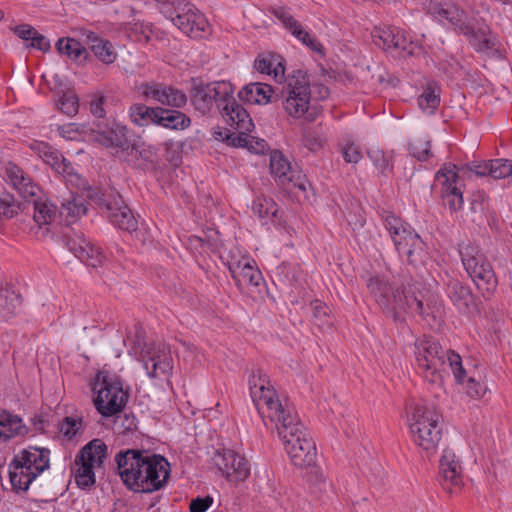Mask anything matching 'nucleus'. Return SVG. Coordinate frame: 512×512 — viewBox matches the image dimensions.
<instances>
[{
	"instance_id": "f257e3e1",
	"label": "nucleus",
	"mask_w": 512,
	"mask_h": 512,
	"mask_svg": "<svg viewBox=\"0 0 512 512\" xmlns=\"http://www.w3.org/2000/svg\"><path fill=\"white\" fill-rule=\"evenodd\" d=\"M248 383L258 413L275 425L291 463L299 469L313 466L317 462L316 444L295 408L286 399L280 400L262 370H253Z\"/></svg>"
},
{
	"instance_id": "f03ea898",
	"label": "nucleus",
	"mask_w": 512,
	"mask_h": 512,
	"mask_svg": "<svg viewBox=\"0 0 512 512\" xmlns=\"http://www.w3.org/2000/svg\"><path fill=\"white\" fill-rule=\"evenodd\" d=\"M115 462L123 483L137 493L160 490L169 479V463L161 455H150L139 449H126L115 455Z\"/></svg>"
},
{
	"instance_id": "7ed1b4c3",
	"label": "nucleus",
	"mask_w": 512,
	"mask_h": 512,
	"mask_svg": "<svg viewBox=\"0 0 512 512\" xmlns=\"http://www.w3.org/2000/svg\"><path fill=\"white\" fill-rule=\"evenodd\" d=\"M281 94L290 117L313 122L322 112L318 101L328 97L329 89L323 84L311 85L306 72L294 70L285 78Z\"/></svg>"
},
{
	"instance_id": "20e7f679",
	"label": "nucleus",
	"mask_w": 512,
	"mask_h": 512,
	"mask_svg": "<svg viewBox=\"0 0 512 512\" xmlns=\"http://www.w3.org/2000/svg\"><path fill=\"white\" fill-rule=\"evenodd\" d=\"M415 360L419 372L430 384H442L446 365L451 369L455 380L463 383L466 371L461 356L453 350H445L438 340L423 336L415 341Z\"/></svg>"
},
{
	"instance_id": "39448f33",
	"label": "nucleus",
	"mask_w": 512,
	"mask_h": 512,
	"mask_svg": "<svg viewBox=\"0 0 512 512\" xmlns=\"http://www.w3.org/2000/svg\"><path fill=\"white\" fill-rule=\"evenodd\" d=\"M50 451L30 446L14 455L9 464V479L16 493L27 492L32 482L49 468Z\"/></svg>"
},
{
	"instance_id": "423d86ee",
	"label": "nucleus",
	"mask_w": 512,
	"mask_h": 512,
	"mask_svg": "<svg viewBox=\"0 0 512 512\" xmlns=\"http://www.w3.org/2000/svg\"><path fill=\"white\" fill-rule=\"evenodd\" d=\"M463 267L484 298H490L497 290L498 278L491 262L478 245L471 242L459 245Z\"/></svg>"
},
{
	"instance_id": "0eeeda50",
	"label": "nucleus",
	"mask_w": 512,
	"mask_h": 512,
	"mask_svg": "<svg viewBox=\"0 0 512 512\" xmlns=\"http://www.w3.org/2000/svg\"><path fill=\"white\" fill-rule=\"evenodd\" d=\"M381 218L398 254L410 265L422 263L425 244L415 230L391 211L383 210Z\"/></svg>"
},
{
	"instance_id": "6e6552de",
	"label": "nucleus",
	"mask_w": 512,
	"mask_h": 512,
	"mask_svg": "<svg viewBox=\"0 0 512 512\" xmlns=\"http://www.w3.org/2000/svg\"><path fill=\"white\" fill-rule=\"evenodd\" d=\"M408 423L413 442L428 456L434 454L442 438V416L433 408L418 405Z\"/></svg>"
},
{
	"instance_id": "1a4fd4ad",
	"label": "nucleus",
	"mask_w": 512,
	"mask_h": 512,
	"mask_svg": "<svg viewBox=\"0 0 512 512\" xmlns=\"http://www.w3.org/2000/svg\"><path fill=\"white\" fill-rule=\"evenodd\" d=\"M93 404L103 417H111L123 411L128 403L129 393L123 389L121 380L107 372H98L91 384Z\"/></svg>"
},
{
	"instance_id": "9d476101",
	"label": "nucleus",
	"mask_w": 512,
	"mask_h": 512,
	"mask_svg": "<svg viewBox=\"0 0 512 512\" xmlns=\"http://www.w3.org/2000/svg\"><path fill=\"white\" fill-rule=\"evenodd\" d=\"M108 447L105 442L95 438L83 446L76 455L72 468L74 480L81 489H88L95 485V468L102 467L107 458Z\"/></svg>"
},
{
	"instance_id": "9b49d317",
	"label": "nucleus",
	"mask_w": 512,
	"mask_h": 512,
	"mask_svg": "<svg viewBox=\"0 0 512 512\" xmlns=\"http://www.w3.org/2000/svg\"><path fill=\"white\" fill-rule=\"evenodd\" d=\"M87 197L105 211L107 218L115 227L127 232L137 230V219L116 191L90 189Z\"/></svg>"
},
{
	"instance_id": "f8f14e48",
	"label": "nucleus",
	"mask_w": 512,
	"mask_h": 512,
	"mask_svg": "<svg viewBox=\"0 0 512 512\" xmlns=\"http://www.w3.org/2000/svg\"><path fill=\"white\" fill-rule=\"evenodd\" d=\"M233 93V86L228 81L205 83L201 78H191V103L202 115L208 114L214 104L220 110Z\"/></svg>"
},
{
	"instance_id": "ddd939ff",
	"label": "nucleus",
	"mask_w": 512,
	"mask_h": 512,
	"mask_svg": "<svg viewBox=\"0 0 512 512\" xmlns=\"http://www.w3.org/2000/svg\"><path fill=\"white\" fill-rule=\"evenodd\" d=\"M366 287L382 311L397 322L399 313L403 309L401 300L404 291L400 288H394L388 279L382 275L368 277Z\"/></svg>"
},
{
	"instance_id": "4468645a",
	"label": "nucleus",
	"mask_w": 512,
	"mask_h": 512,
	"mask_svg": "<svg viewBox=\"0 0 512 512\" xmlns=\"http://www.w3.org/2000/svg\"><path fill=\"white\" fill-rule=\"evenodd\" d=\"M212 461L221 475L230 482L244 481L250 475V464L248 460L234 450H216Z\"/></svg>"
},
{
	"instance_id": "2eb2a0df",
	"label": "nucleus",
	"mask_w": 512,
	"mask_h": 512,
	"mask_svg": "<svg viewBox=\"0 0 512 512\" xmlns=\"http://www.w3.org/2000/svg\"><path fill=\"white\" fill-rule=\"evenodd\" d=\"M371 35L375 45L387 52H396L401 57L414 53L413 42L397 27H375Z\"/></svg>"
},
{
	"instance_id": "dca6fc26",
	"label": "nucleus",
	"mask_w": 512,
	"mask_h": 512,
	"mask_svg": "<svg viewBox=\"0 0 512 512\" xmlns=\"http://www.w3.org/2000/svg\"><path fill=\"white\" fill-rule=\"evenodd\" d=\"M4 181L24 199L25 203L34 200L40 192V187L32 177L14 162H7L3 167Z\"/></svg>"
},
{
	"instance_id": "f3484780",
	"label": "nucleus",
	"mask_w": 512,
	"mask_h": 512,
	"mask_svg": "<svg viewBox=\"0 0 512 512\" xmlns=\"http://www.w3.org/2000/svg\"><path fill=\"white\" fill-rule=\"evenodd\" d=\"M437 184L441 185L442 198L451 211H458L463 206L462 191L458 185L459 177L457 166L454 164L445 165L435 176Z\"/></svg>"
},
{
	"instance_id": "a211bd4d",
	"label": "nucleus",
	"mask_w": 512,
	"mask_h": 512,
	"mask_svg": "<svg viewBox=\"0 0 512 512\" xmlns=\"http://www.w3.org/2000/svg\"><path fill=\"white\" fill-rule=\"evenodd\" d=\"M140 361L150 378L168 375L172 369V358L164 346L158 344L145 345L140 353Z\"/></svg>"
},
{
	"instance_id": "6ab92c4d",
	"label": "nucleus",
	"mask_w": 512,
	"mask_h": 512,
	"mask_svg": "<svg viewBox=\"0 0 512 512\" xmlns=\"http://www.w3.org/2000/svg\"><path fill=\"white\" fill-rule=\"evenodd\" d=\"M270 172L278 185L285 188L297 187L305 191L304 176L300 171L294 170L290 162L285 158L282 152L273 151L270 155Z\"/></svg>"
},
{
	"instance_id": "aec40b11",
	"label": "nucleus",
	"mask_w": 512,
	"mask_h": 512,
	"mask_svg": "<svg viewBox=\"0 0 512 512\" xmlns=\"http://www.w3.org/2000/svg\"><path fill=\"white\" fill-rule=\"evenodd\" d=\"M141 90L145 98L164 106L181 108L187 103V96L182 90L163 83H145L141 85Z\"/></svg>"
},
{
	"instance_id": "412c9836",
	"label": "nucleus",
	"mask_w": 512,
	"mask_h": 512,
	"mask_svg": "<svg viewBox=\"0 0 512 512\" xmlns=\"http://www.w3.org/2000/svg\"><path fill=\"white\" fill-rule=\"evenodd\" d=\"M65 246L80 261L93 268L99 267L105 260V256L99 247L88 242L81 234L64 235Z\"/></svg>"
},
{
	"instance_id": "4be33fe9",
	"label": "nucleus",
	"mask_w": 512,
	"mask_h": 512,
	"mask_svg": "<svg viewBox=\"0 0 512 512\" xmlns=\"http://www.w3.org/2000/svg\"><path fill=\"white\" fill-rule=\"evenodd\" d=\"M91 132L94 135L93 139L104 147L118 148L122 151L128 150L130 147L129 131L127 127L118 123H98L95 128L91 129Z\"/></svg>"
},
{
	"instance_id": "5701e85b",
	"label": "nucleus",
	"mask_w": 512,
	"mask_h": 512,
	"mask_svg": "<svg viewBox=\"0 0 512 512\" xmlns=\"http://www.w3.org/2000/svg\"><path fill=\"white\" fill-rule=\"evenodd\" d=\"M446 294L459 313L470 315L478 313L476 296L471 288L458 279L446 283Z\"/></svg>"
},
{
	"instance_id": "b1692460",
	"label": "nucleus",
	"mask_w": 512,
	"mask_h": 512,
	"mask_svg": "<svg viewBox=\"0 0 512 512\" xmlns=\"http://www.w3.org/2000/svg\"><path fill=\"white\" fill-rule=\"evenodd\" d=\"M220 112L226 123L241 134L248 133L254 127L248 112L232 96L225 101Z\"/></svg>"
},
{
	"instance_id": "393cba45",
	"label": "nucleus",
	"mask_w": 512,
	"mask_h": 512,
	"mask_svg": "<svg viewBox=\"0 0 512 512\" xmlns=\"http://www.w3.org/2000/svg\"><path fill=\"white\" fill-rule=\"evenodd\" d=\"M440 473L443 478V487L450 493L454 492V488H459L462 484L461 466L456 459L455 453L450 449H444L440 458Z\"/></svg>"
},
{
	"instance_id": "a878e982",
	"label": "nucleus",
	"mask_w": 512,
	"mask_h": 512,
	"mask_svg": "<svg viewBox=\"0 0 512 512\" xmlns=\"http://www.w3.org/2000/svg\"><path fill=\"white\" fill-rule=\"evenodd\" d=\"M228 269L238 287L242 285L257 287L262 281L261 272L252 265L251 260L247 257L229 262Z\"/></svg>"
},
{
	"instance_id": "bb28decb",
	"label": "nucleus",
	"mask_w": 512,
	"mask_h": 512,
	"mask_svg": "<svg viewBox=\"0 0 512 512\" xmlns=\"http://www.w3.org/2000/svg\"><path fill=\"white\" fill-rule=\"evenodd\" d=\"M81 36L84 37L86 44L89 46L93 54L104 64H112L117 53L113 44L106 39L99 37L95 32L81 29Z\"/></svg>"
},
{
	"instance_id": "cd10ccee",
	"label": "nucleus",
	"mask_w": 512,
	"mask_h": 512,
	"mask_svg": "<svg viewBox=\"0 0 512 512\" xmlns=\"http://www.w3.org/2000/svg\"><path fill=\"white\" fill-rule=\"evenodd\" d=\"M175 26L191 38H202L209 30L207 19L198 9L188 13L187 16L178 17V20H175Z\"/></svg>"
},
{
	"instance_id": "c85d7f7f",
	"label": "nucleus",
	"mask_w": 512,
	"mask_h": 512,
	"mask_svg": "<svg viewBox=\"0 0 512 512\" xmlns=\"http://www.w3.org/2000/svg\"><path fill=\"white\" fill-rule=\"evenodd\" d=\"M273 89L265 83H250L245 85L238 93L241 101L248 104H267L272 101Z\"/></svg>"
},
{
	"instance_id": "c756f323",
	"label": "nucleus",
	"mask_w": 512,
	"mask_h": 512,
	"mask_svg": "<svg viewBox=\"0 0 512 512\" xmlns=\"http://www.w3.org/2000/svg\"><path fill=\"white\" fill-rule=\"evenodd\" d=\"M21 295L9 287L0 285V322L17 315L21 306Z\"/></svg>"
},
{
	"instance_id": "7c9ffc66",
	"label": "nucleus",
	"mask_w": 512,
	"mask_h": 512,
	"mask_svg": "<svg viewBox=\"0 0 512 512\" xmlns=\"http://www.w3.org/2000/svg\"><path fill=\"white\" fill-rule=\"evenodd\" d=\"M431 12L439 20H447L451 24L455 25L460 32L463 31V27H467L465 23V12L454 4H434L431 8Z\"/></svg>"
},
{
	"instance_id": "2f4dec72",
	"label": "nucleus",
	"mask_w": 512,
	"mask_h": 512,
	"mask_svg": "<svg viewBox=\"0 0 512 512\" xmlns=\"http://www.w3.org/2000/svg\"><path fill=\"white\" fill-rule=\"evenodd\" d=\"M401 302L403 304V309L399 313L398 321L403 320V316L406 313L418 314L422 318H425L430 315L435 317V307L429 303L424 304V301L422 299H419L414 295H407L404 292Z\"/></svg>"
},
{
	"instance_id": "473e14b6",
	"label": "nucleus",
	"mask_w": 512,
	"mask_h": 512,
	"mask_svg": "<svg viewBox=\"0 0 512 512\" xmlns=\"http://www.w3.org/2000/svg\"><path fill=\"white\" fill-rule=\"evenodd\" d=\"M161 112L162 113H159L157 118V125H160L164 128L172 130H183L189 127L191 124L190 118L183 112L166 108H161Z\"/></svg>"
},
{
	"instance_id": "72a5a7b5",
	"label": "nucleus",
	"mask_w": 512,
	"mask_h": 512,
	"mask_svg": "<svg viewBox=\"0 0 512 512\" xmlns=\"http://www.w3.org/2000/svg\"><path fill=\"white\" fill-rule=\"evenodd\" d=\"M159 113H162L161 107H148L142 103H136L130 107L131 121L137 126L157 124Z\"/></svg>"
},
{
	"instance_id": "f704fd0d",
	"label": "nucleus",
	"mask_w": 512,
	"mask_h": 512,
	"mask_svg": "<svg viewBox=\"0 0 512 512\" xmlns=\"http://www.w3.org/2000/svg\"><path fill=\"white\" fill-rule=\"evenodd\" d=\"M87 208L81 198L72 197L64 200L58 210L59 217L63 218L67 225L77 221L82 215L86 214Z\"/></svg>"
},
{
	"instance_id": "c9c22d12",
	"label": "nucleus",
	"mask_w": 512,
	"mask_h": 512,
	"mask_svg": "<svg viewBox=\"0 0 512 512\" xmlns=\"http://www.w3.org/2000/svg\"><path fill=\"white\" fill-rule=\"evenodd\" d=\"M254 67L258 72L262 74H273L275 79L278 77H284L285 67L283 65L282 59L279 56H260L256 58Z\"/></svg>"
},
{
	"instance_id": "e433bc0d",
	"label": "nucleus",
	"mask_w": 512,
	"mask_h": 512,
	"mask_svg": "<svg viewBox=\"0 0 512 512\" xmlns=\"http://www.w3.org/2000/svg\"><path fill=\"white\" fill-rule=\"evenodd\" d=\"M0 429L4 440L14 436H23L27 428L22 424V419L9 413L0 414Z\"/></svg>"
},
{
	"instance_id": "4c0bfd02",
	"label": "nucleus",
	"mask_w": 512,
	"mask_h": 512,
	"mask_svg": "<svg viewBox=\"0 0 512 512\" xmlns=\"http://www.w3.org/2000/svg\"><path fill=\"white\" fill-rule=\"evenodd\" d=\"M461 33L467 37L470 45L477 52H487L492 50L495 46L494 40L487 36L486 30H475L473 27L468 25L467 27H463V31Z\"/></svg>"
},
{
	"instance_id": "58836bf2",
	"label": "nucleus",
	"mask_w": 512,
	"mask_h": 512,
	"mask_svg": "<svg viewBox=\"0 0 512 512\" xmlns=\"http://www.w3.org/2000/svg\"><path fill=\"white\" fill-rule=\"evenodd\" d=\"M26 203L32 205L33 219L40 226L52 223L57 217L56 207L53 204L38 201V196Z\"/></svg>"
},
{
	"instance_id": "ea45409f",
	"label": "nucleus",
	"mask_w": 512,
	"mask_h": 512,
	"mask_svg": "<svg viewBox=\"0 0 512 512\" xmlns=\"http://www.w3.org/2000/svg\"><path fill=\"white\" fill-rule=\"evenodd\" d=\"M56 48L60 54L67 55L74 61H81L87 56L86 48L74 38H60L56 43Z\"/></svg>"
},
{
	"instance_id": "a19ab883",
	"label": "nucleus",
	"mask_w": 512,
	"mask_h": 512,
	"mask_svg": "<svg viewBox=\"0 0 512 512\" xmlns=\"http://www.w3.org/2000/svg\"><path fill=\"white\" fill-rule=\"evenodd\" d=\"M310 305L313 314V323L320 329L331 328L333 325V316L327 304L316 299L313 300Z\"/></svg>"
},
{
	"instance_id": "79ce46f5",
	"label": "nucleus",
	"mask_w": 512,
	"mask_h": 512,
	"mask_svg": "<svg viewBox=\"0 0 512 512\" xmlns=\"http://www.w3.org/2000/svg\"><path fill=\"white\" fill-rule=\"evenodd\" d=\"M440 104L439 89L428 85L418 97L420 109L427 114H433Z\"/></svg>"
},
{
	"instance_id": "37998d69",
	"label": "nucleus",
	"mask_w": 512,
	"mask_h": 512,
	"mask_svg": "<svg viewBox=\"0 0 512 512\" xmlns=\"http://www.w3.org/2000/svg\"><path fill=\"white\" fill-rule=\"evenodd\" d=\"M46 164H48L55 172L62 175H70L73 167L69 161H67L63 155L52 148L42 159Z\"/></svg>"
},
{
	"instance_id": "c03bdc74",
	"label": "nucleus",
	"mask_w": 512,
	"mask_h": 512,
	"mask_svg": "<svg viewBox=\"0 0 512 512\" xmlns=\"http://www.w3.org/2000/svg\"><path fill=\"white\" fill-rule=\"evenodd\" d=\"M252 211L261 220L276 217L278 209L276 203L270 198H257L253 201Z\"/></svg>"
},
{
	"instance_id": "a18cd8bd",
	"label": "nucleus",
	"mask_w": 512,
	"mask_h": 512,
	"mask_svg": "<svg viewBox=\"0 0 512 512\" xmlns=\"http://www.w3.org/2000/svg\"><path fill=\"white\" fill-rule=\"evenodd\" d=\"M57 108L65 115L73 117L78 113L79 100L74 91L64 92L57 100Z\"/></svg>"
},
{
	"instance_id": "49530a36",
	"label": "nucleus",
	"mask_w": 512,
	"mask_h": 512,
	"mask_svg": "<svg viewBox=\"0 0 512 512\" xmlns=\"http://www.w3.org/2000/svg\"><path fill=\"white\" fill-rule=\"evenodd\" d=\"M301 469L305 470L302 476L311 488H314L318 491H323L326 488V479L322 470L316 465V463L313 464V466H308Z\"/></svg>"
},
{
	"instance_id": "de8ad7c7",
	"label": "nucleus",
	"mask_w": 512,
	"mask_h": 512,
	"mask_svg": "<svg viewBox=\"0 0 512 512\" xmlns=\"http://www.w3.org/2000/svg\"><path fill=\"white\" fill-rule=\"evenodd\" d=\"M114 417L113 430L118 434H126L137 429V419L132 413L122 412L112 415Z\"/></svg>"
},
{
	"instance_id": "09e8293b",
	"label": "nucleus",
	"mask_w": 512,
	"mask_h": 512,
	"mask_svg": "<svg viewBox=\"0 0 512 512\" xmlns=\"http://www.w3.org/2000/svg\"><path fill=\"white\" fill-rule=\"evenodd\" d=\"M26 208L25 203L17 201L13 195L7 194L3 198L0 197V218H12Z\"/></svg>"
},
{
	"instance_id": "8fccbe9b",
	"label": "nucleus",
	"mask_w": 512,
	"mask_h": 512,
	"mask_svg": "<svg viewBox=\"0 0 512 512\" xmlns=\"http://www.w3.org/2000/svg\"><path fill=\"white\" fill-rule=\"evenodd\" d=\"M489 175L494 179H502L512 175V160L508 159H493L488 161Z\"/></svg>"
},
{
	"instance_id": "3c124183",
	"label": "nucleus",
	"mask_w": 512,
	"mask_h": 512,
	"mask_svg": "<svg viewBox=\"0 0 512 512\" xmlns=\"http://www.w3.org/2000/svg\"><path fill=\"white\" fill-rule=\"evenodd\" d=\"M340 147L341 154L347 163L356 164L363 157L359 145L350 139H344Z\"/></svg>"
},
{
	"instance_id": "603ef678",
	"label": "nucleus",
	"mask_w": 512,
	"mask_h": 512,
	"mask_svg": "<svg viewBox=\"0 0 512 512\" xmlns=\"http://www.w3.org/2000/svg\"><path fill=\"white\" fill-rule=\"evenodd\" d=\"M216 139L221 138L222 140H225L227 144L233 146V147H248L250 142L254 141V137L249 136L247 133L241 134L238 132L236 135L235 133H230L229 130H226L224 132L215 133Z\"/></svg>"
},
{
	"instance_id": "864d4df0",
	"label": "nucleus",
	"mask_w": 512,
	"mask_h": 512,
	"mask_svg": "<svg viewBox=\"0 0 512 512\" xmlns=\"http://www.w3.org/2000/svg\"><path fill=\"white\" fill-rule=\"evenodd\" d=\"M136 152L139 157L143 160L145 169H154L158 163L157 149L151 145L142 144L136 148Z\"/></svg>"
},
{
	"instance_id": "5fc2aeb1",
	"label": "nucleus",
	"mask_w": 512,
	"mask_h": 512,
	"mask_svg": "<svg viewBox=\"0 0 512 512\" xmlns=\"http://www.w3.org/2000/svg\"><path fill=\"white\" fill-rule=\"evenodd\" d=\"M186 0H154L156 9L166 18H175L177 10L185 6Z\"/></svg>"
},
{
	"instance_id": "6e6d98bb",
	"label": "nucleus",
	"mask_w": 512,
	"mask_h": 512,
	"mask_svg": "<svg viewBox=\"0 0 512 512\" xmlns=\"http://www.w3.org/2000/svg\"><path fill=\"white\" fill-rule=\"evenodd\" d=\"M83 426L82 418L67 416L60 424V432L67 438L73 439Z\"/></svg>"
},
{
	"instance_id": "4d7b16f0",
	"label": "nucleus",
	"mask_w": 512,
	"mask_h": 512,
	"mask_svg": "<svg viewBox=\"0 0 512 512\" xmlns=\"http://www.w3.org/2000/svg\"><path fill=\"white\" fill-rule=\"evenodd\" d=\"M410 154L419 161H426L430 153V141L424 139H416L409 143Z\"/></svg>"
},
{
	"instance_id": "13d9d810",
	"label": "nucleus",
	"mask_w": 512,
	"mask_h": 512,
	"mask_svg": "<svg viewBox=\"0 0 512 512\" xmlns=\"http://www.w3.org/2000/svg\"><path fill=\"white\" fill-rule=\"evenodd\" d=\"M274 15L278 18L283 25L293 32V30L297 29L301 24L294 19V17L283 7H279L274 10Z\"/></svg>"
},
{
	"instance_id": "bf43d9fd",
	"label": "nucleus",
	"mask_w": 512,
	"mask_h": 512,
	"mask_svg": "<svg viewBox=\"0 0 512 512\" xmlns=\"http://www.w3.org/2000/svg\"><path fill=\"white\" fill-rule=\"evenodd\" d=\"M105 97L102 94H94L90 100V112L98 118L105 116L104 109Z\"/></svg>"
},
{
	"instance_id": "052dcab7",
	"label": "nucleus",
	"mask_w": 512,
	"mask_h": 512,
	"mask_svg": "<svg viewBox=\"0 0 512 512\" xmlns=\"http://www.w3.org/2000/svg\"><path fill=\"white\" fill-rule=\"evenodd\" d=\"M487 387L476 381L473 377H470L467 381V394L472 398H481L485 395Z\"/></svg>"
},
{
	"instance_id": "680f3d73",
	"label": "nucleus",
	"mask_w": 512,
	"mask_h": 512,
	"mask_svg": "<svg viewBox=\"0 0 512 512\" xmlns=\"http://www.w3.org/2000/svg\"><path fill=\"white\" fill-rule=\"evenodd\" d=\"M213 504V498L211 496H205L203 498L197 497L190 503V512H206L209 507Z\"/></svg>"
},
{
	"instance_id": "e2e57ef3",
	"label": "nucleus",
	"mask_w": 512,
	"mask_h": 512,
	"mask_svg": "<svg viewBox=\"0 0 512 512\" xmlns=\"http://www.w3.org/2000/svg\"><path fill=\"white\" fill-rule=\"evenodd\" d=\"M292 34L303 44L311 47L313 50H318V46H320V44L317 43L301 25L297 29L293 30Z\"/></svg>"
},
{
	"instance_id": "0e129e2a",
	"label": "nucleus",
	"mask_w": 512,
	"mask_h": 512,
	"mask_svg": "<svg viewBox=\"0 0 512 512\" xmlns=\"http://www.w3.org/2000/svg\"><path fill=\"white\" fill-rule=\"evenodd\" d=\"M370 158L372 159L376 168L381 173H385L388 170V168L390 166L389 160L386 158V156L384 155V153L382 151H374V152L370 153Z\"/></svg>"
},
{
	"instance_id": "69168bd1",
	"label": "nucleus",
	"mask_w": 512,
	"mask_h": 512,
	"mask_svg": "<svg viewBox=\"0 0 512 512\" xmlns=\"http://www.w3.org/2000/svg\"><path fill=\"white\" fill-rule=\"evenodd\" d=\"M303 145L310 151L315 152L322 146L321 140L310 131H307L303 135Z\"/></svg>"
},
{
	"instance_id": "338daca9",
	"label": "nucleus",
	"mask_w": 512,
	"mask_h": 512,
	"mask_svg": "<svg viewBox=\"0 0 512 512\" xmlns=\"http://www.w3.org/2000/svg\"><path fill=\"white\" fill-rule=\"evenodd\" d=\"M14 33L23 40H32L37 30L28 24L18 25L14 28Z\"/></svg>"
},
{
	"instance_id": "774afa93",
	"label": "nucleus",
	"mask_w": 512,
	"mask_h": 512,
	"mask_svg": "<svg viewBox=\"0 0 512 512\" xmlns=\"http://www.w3.org/2000/svg\"><path fill=\"white\" fill-rule=\"evenodd\" d=\"M31 47L40 51L47 52L50 49V41L37 31V34L31 40Z\"/></svg>"
}]
</instances>
